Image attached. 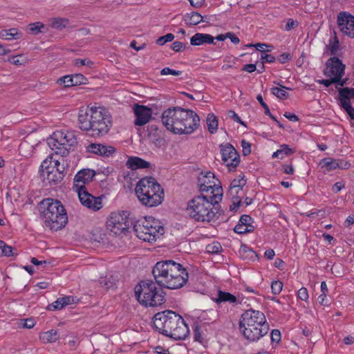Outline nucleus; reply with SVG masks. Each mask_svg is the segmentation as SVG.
Here are the masks:
<instances>
[{"label": "nucleus", "instance_id": "680f3d73", "mask_svg": "<svg viewBox=\"0 0 354 354\" xmlns=\"http://www.w3.org/2000/svg\"><path fill=\"white\" fill-rule=\"evenodd\" d=\"M337 169H347L351 166V164L348 162L341 159H337Z\"/></svg>", "mask_w": 354, "mask_h": 354}, {"label": "nucleus", "instance_id": "c9c22d12", "mask_svg": "<svg viewBox=\"0 0 354 354\" xmlns=\"http://www.w3.org/2000/svg\"><path fill=\"white\" fill-rule=\"evenodd\" d=\"M246 180L244 179V176H239L232 180L230 187L236 188L238 190L243 189V187L245 185Z\"/></svg>", "mask_w": 354, "mask_h": 354}, {"label": "nucleus", "instance_id": "c03bdc74", "mask_svg": "<svg viewBox=\"0 0 354 354\" xmlns=\"http://www.w3.org/2000/svg\"><path fill=\"white\" fill-rule=\"evenodd\" d=\"M174 39V35L172 33H168L164 36L160 37L157 39L156 44L160 46H162L168 41H171Z\"/></svg>", "mask_w": 354, "mask_h": 354}, {"label": "nucleus", "instance_id": "bf43d9fd", "mask_svg": "<svg viewBox=\"0 0 354 354\" xmlns=\"http://www.w3.org/2000/svg\"><path fill=\"white\" fill-rule=\"evenodd\" d=\"M335 82H339L337 79L335 77H330V79L328 80H317V82H318L320 84H323L326 87L330 86L332 84H335Z\"/></svg>", "mask_w": 354, "mask_h": 354}, {"label": "nucleus", "instance_id": "f3484780", "mask_svg": "<svg viewBox=\"0 0 354 354\" xmlns=\"http://www.w3.org/2000/svg\"><path fill=\"white\" fill-rule=\"evenodd\" d=\"M41 176L46 179L50 185H57L64 178V174H60L57 169L51 167L50 162L44 160L41 165Z\"/></svg>", "mask_w": 354, "mask_h": 354}, {"label": "nucleus", "instance_id": "7ed1b4c3", "mask_svg": "<svg viewBox=\"0 0 354 354\" xmlns=\"http://www.w3.org/2000/svg\"><path fill=\"white\" fill-rule=\"evenodd\" d=\"M152 274L156 283L168 289L183 287L189 278L187 269L173 260L157 262L153 268Z\"/></svg>", "mask_w": 354, "mask_h": 354}, {"label": "nucleus", "instance_id": "37998d69", "mask_svg": "<svg viewBox=\"0 0 354 354\" xmlns=\"http://www.w3.org/2000/svg\"><path fill=\"white\" fill-rule=\"evenodd\" d=\"M239 223L249 228L250 226H253V218L248 214H243L241 216Z\"/></svg>", "mask_w": 354, "mask_h": 354}, {"label": "nucleus", "instance_id": "f03ea898", "mask_svg": "<svg viewBox=\"0 0 354 354\" xmlns=\"http://www.w3.org/2000/svg\"><path fill=\"white\" fill-rule=\"evenodd\" d=\"M162 122L166 129L174 134H191L200 125V118L196 112L179 106L165 110Z\"/></svg>", "mask_w": 354, "mask_h": 354}, {"label": "nucleus", "instance_id": "a18cd8bd", "mask_svg": "<svg viewBox=\"0 0 354 354\" xmlns=\"http://www.w3.org/2000/svg\"><path fill=\"white\" fill-rule=\"evenodd\" d=\"M283 288V283L280 281H274L272 282L271 289L274 295H279Z\"/></svg>", "mask_w": 354, "mask_h": 354}, {"label": "nucleus", "instance_id": "13d9d810", "mask_svg": "<svg viewBox=\"0 0 354 354\" xmlns=\"http://www.w3.org/2000/svg\"><path fill=\"white\" fill-rule=\"evenodd\" d=\"M270 338L272 342H279L281 340V332L277 329L272 330L271 332Z\"/></svg>", "mask_w": 354, "mask_h": 354}, {"label": "nucleus", "instance_id": "338daca9", "mask_svg": "<svg viewBox=\"0 0 354 354\" xmlns=\"http://www.w3.org/2000/svg\"><path fill=\"white\" fill-rule=\"evenodd\" d=\"M241 203V199H239L236 198V199H232V203L230 207V211H236L239 207Z\"/></svg>", "mask_w": 354, "mask_h": 354}, {"label": "nucleus", "instance_id": "79ce46f5", "mask_svg": "<svg viewBox=\"0 0 354 354\" xmlns=\"http://www.w3.org/2000/svg\"><path fill=\"white\" fill-rule=\"evenodd\" d=\"M64 308L62 297L58 298L55 302L48 306V309L50 310H61Z\"/></svg>", "mask_w": 354, "mask_h": 354}, {"label": "nucleus", "instance_id": "09e8293b", "mask_svg": "<svg viewBox=\"0 0 354 354\" xmlns=\"http://www.w3.org/2000/svg\"><path fill=\"white\" fill-rule=\"evenodd\" d=\"M194 341L198 342L200 343H203L204 341L201 328L197 325L194 329Z\"/></svg>", "mask_w": 354, "mask_h": 354}, {"label": "nucleus", "instance_id": "7c9ffc66", "mask_svg": "<svg viewBox=\"0 0 354 354\" xmlns=\"http://www.w3.org/2000/svg\"><path fill=\"white\" fill-rule=\"evenodd\" d=\"M2 37L7 40L17 39L20 37L21 33L16 28H10L9 30H3L1 32Z\"/></svg>", "mask_w": 354, "mask_h": 354}, {"label": "nucleus", "instance_id": "de8ad7c7", "mask_svg": "<svg viewBox=\"0 0 354 354\" xmlns=\"http://www.w3.org/2000/svg\"><path fill=\"white\" fill-rule=\"evenodd\" d=\"M94 63L89 59H76L75 60V65L77 66H86L89 68H92Z\"/></svg>", "mask_w": 354, "mask_h": 354}, {"label": "nucleus", "instance_id": "0eeeda50", "mask_svg": "<svg viewBox=\"0 0 354 354\" xmlns=\"http://www.w3.org/2000/svg\"><path fill=\"white\" fill-rule=\"evenodd\" d=\"M45 227L52 231H58L68 223V215L62 203L51 198L43 199L38 205Z\"/></svg>", "mask_w": 354, "mask_h": 354}, {"label": "nucleus", "instance_id": "774afa93", "mask_svg": "<svg viewBox=\"0 0 354 354\" xmlns=\"http://www.w3.org/2000/svg\"><path fill=\"white\" fill-rule=\"evenodd\" d=\"M298 26V22L297 21L293 20L292 19H289L286 25V30H290L292 28H295Z\"/></svg>", "mask_w": 354, "mask_h": 354}, {"label": "nucleus", "instance_id": "b1692460", "mask_svg": "<svg viewBox=\"0 0 354 354\" xmlns=\"http://www.w3.org/2000/svg\"><path fill=\"white\" fill-rule=\"evenodd\" d=\"M214 300L218 304L222 302H228L232 304H241V301H239L236 296L222 290H218L217 297Z\"/></svg>", "mask_w": 354, "mask_h": 354}, {"label": "nucleus", "instance_id": "dca6fc26", "mask_svg": "<svg viewBox=\"0 0 354 354\" xmlns=\"http://www.w3.org/2000/svg\"><path fill=\"white\" fill-rule=\"evenodd\" d=\"M345 65L337 57H332L326 63L324 74L326 77H335L338 80L344 75Z\"/></svg>", "mask_w": 354, "mask_h": 354}, {"label": "nucleus", "instance_id": "6e6d98bb", "mask_svg": "<svg viewBox=\"0 0 354 354\" xmlns=\"http://www.w3.org/2000/svg\"><path fill=\"white\" fill-rule=\"evenodd\" d=\"M241 147L243 156H246L251 153V145L248 142L243 140L241 141Z\"/></svg>", "mask_w": 354, "mask_h": 354}, {"label": "nucleus", "instance_id": "393cba45", "mask_svg": "<svg viewBox=\"0 0 354 354\" xmlns=\"http://www.w3.org/2000/svg\"><path fill=\"white\" fill-rule=\"evenodd\" d=\"M202 15L197 12H191L186 13L183 16V20L186 24L189 26H196L202 22Z\"/></svg>", "mask_w": 354, "mask_h": 354}, {"label": "nucleus", "instance_id": "423d86ee", "mask_svg": "<svg viewBox=\"0 0 354 354\" xmlns=\"http://www.w3.org/2000/svg\"><path fill=\"white\" fill-rule=\"evenodd\" d=\"M239 326L243 337L250 342L259 340L269 331V324L265 315L252 308L241 315Z\"/></svg>", "mask_w": 354, "mask_h": 354}, {"label": "nucleus", "instance_id": "603ef678", "mask_svg": "<svg viewBox=\"0 0 354 354\" xmlns=\"http://www.w3.org/2000/svg\"><path fill=\"white\" fill-rule=\"evenodd\" d=\"M243 193V189L238 190L236 188L230 187L228 190V194L232 197V199H236L238 198L239 199H241L242 196L241 194Z\"/></svg>", "mask_w": 354, "mask_h": 354}, {"label": "nucleus", "instance_id": "1a4fd4ad", "mask_svg": "<svg viewBox=\"0 0 354 354\" xmlns=\"http://www.w3.org/2000/svg\"><path fill=\"white\" fill-rule=\"evenodd\" d=\"M165 293L158 289L151 280L142 281L135 287V296L138 301L145 307L160 306L165 302Z\"/></svg>", "mask_w": 354, "mask_h": 354}, {"label": "nucleus", "instance_id": "e2e57ef3", "mask_svg": "<svg viewBox=\"0 0 354 354\" xmlns=\"http://www.w3.org/2000/svg\"><path fill=\"white\" fill-rule=\"evenodd\" d=\"M228 115L230 118H232L236 122H238L243 126H245V124L241 120L240 117L234 111L230 110L228 111Z\"/></svg>", "mask_w": 354, "mask_h": 354}, {"label": "nucleus", "instance_id": "20e7f679", "mask_svg": "<svg viewBox=\"0 0 354 354\" xmlns=\"http://www.w3.org/2000/svg\"><path fill=\"white\" fill-rule=\"evenodd\" d=\"M153 324L160 333L175 340L185 339L189 333L188 326L183 317L171 310L155 314Z\"/></svg>", "mask_w": 354, "mask_h": 354}, {"label": "nucleus", "instance_id": "864d4df0", "mask_svg": "<svg viewBox=\"0 0 354 354\" xmlns=\"http://www.w3.org/2000/svg\"><path fill=\"white\" fill-rule=\"evenodd\" d=\"M185 48V44L178 41H176L171 44V49L175 52H181L184 50Z\"/></svg>", "mask_w": 354, "mask_h": 354}, {"label": "nucleus", "instance_id": "473e14b6", "mask_svg": "<svg viewBox=\"0 0 354 354\" xmlns=\"http://www.w3.org/2000/svg\"><path fill=\"white\" fill-rule=\"evenodd\" d=\"M339 47V41L334 32V37L329 40V44L326 46L327 49L330 51V55L336 54Z\"/></svg>", "mask_w": 354, "mask_h": 354}, {"label": "nucleus", "instance_id": "bb28decb", "mask_svg": "<svg viewBox=\"0 0 354 354\" xmlns=\"http://www.w3.org/2000/svg\"><path fill=\"white\" fill-rule=\"evenodd\" d=\"M83 205L94 211L99 210L102 207L101 198L93 196V199L87 198L86 201H84Z\"/></svg>", "mask_w": 354, "mask_h": 354}, {"label": "nucleus", "instance_id": "58836bf2", "mask_svg": "<svg viewBox=\"0 0 354 354\" xmlns=\"http://www.w3.org/2000/svg\"><path fill=\"white\" fill-rule=\"evenodd\" d=\"M246 226L243 225L241 223L239 222V223L234 227V231L240 234L252 232L254 230V226H250L249 228L245 227Z\"/></svg>", "mask_w": 354, "mask_h": 354}, {"label": "nucleus", "instance_id": "9b49d317", "mask_svg": "<svg viewBox=\"0 0 354 354\" xmlns=\"http://www.w3.org/2000/svg\"><path fill=\"white\" fill-rule=\"evenodd\" d=\"M132 226L137 237L144 241H154L164 233L160 223L153 217H145L137 221L133 219Z\"/></svg>", "mask_w": 354, "mask_h": 354}, {"label": "nucleus", "instance_id": "f8f14e48", "mask_svg": "<svg viewBox=\"0 0 354 354\" xmlns=\"http://www.w3.org/2000/svg\"><path fill=\"white\" fill-rule=\"evenodd\" d=\"M127 212H112L106 221L107 228L115 234L127 231L133 223V218Z\"/></svg>", "mask_w": 354, "mask_h": 354}, {"label": "nucleus", "instance_id": "ddd939ff", "mask_svg": "<svg viewBox=\"0 0 354 354\" xmlns=\"http://www.w3.org/2000/svg\"><path fill=\"white\" fill-rule=\"evenodd\" d=\"M198 183L201 194L211 191L212 195H215L217 187L222 189L218 179H216L214 174L211 171L201 172L198 178Z\"/></svg>", "mask_w": 354, "mask_h": 354}, {"label": "nucleus", "instance_id": "052dcab7", "mask_svg": "<svg viewBox=\"0 0 354 354\" xmlns=\"http://www.w3.org/2000/svg\"><path fill=\"white\" fill-rule=\"evenodd\" d=\"M344 111L348 113L352 120H354V108L351 106V104H345V105H341Z\"/></svg>", "mask_w": 354, "mask_h": 354}, {"label": "nucleus", "instance_id": "4d7b16f0", "mask_svg": "<svg viewBox=\"0 0 354 354\" xmlns=\"http://www.w3.org/2000/svg\"><path fill=\"white\" fill-rule=\"evenodd\" d=\"M257 100H258V102L260 103V104L261 105V106L265 110V114L266 115H270V109L268 106V104L263 101V97L261 94H259L257 96Z\"/></svg>", "mask_w": 354, "mask_h": 354}, {"label": "nucleus", "instance_id": "e433bc0d", "mask_svg": "<svg viewBox=\"0 0 354 354\" xmlns=\"http://www.w3.org/2000/svg\"><path fill=\"white\" fill-rule=\"evenodd\" d=\"M68 24L67 19L55 18L53 20L51 26L56 29H62Z\"/></svg>", "mask_w": 354, "mask_h": 354}, {"label": "nucleus", "instance_id": "9d476101", "mask_svg": "<svg viewBox=\"0 0 354 354\" xmlns=\"http://www.w3.org/2000/svg\"><path fill=\"white\" fill-rule=\"evenodd\" d=\"M47 142L50 148L62 157L67 156L71 151H74L77 145L75 132L69 131H57L48 138Z\"/></svg>", "mask_w": 354, "mask_h": 354}, {"label": "nucleus", "instance_id": "f704fd0d", "mask_svg": "<svg viewBox=\"0 0 354 354\" xmlns=\"http://www.w3.org/2000/svg\"><path fill=\"white\" fill-rule=\"evenodd\" d=\"M206 250L210 254H218L222 250V246L220 243L214 241L206 246Z\"/></svg>", "mask_w": 354, "mask_h": 354}, {"label": "nucleus", "instance_id": "f257e3e1", "mask_svg": "<svg viewBox=\"0 0 354 354\" xmlns=\"http://www.w3.org/2000/svg\"><path fill=\"white\" fill-rule=\"evenodd\" d=\"M79 127L88 136L101 138L106 135L112 127V118L107 110L99 106H91L85 111L80 110L78 115Z\"/></svg>", "mask_w": 354, "mask_h": 354}, {"label": "nucleus", "instance_id": "6ab92c4d", "mask_svg": "<svg viewBox=\"0 0 354 354\" xmlns=\"http://www.w3.org/2000/svg\"><path fill=\"white\" fill-rule=\"evenodd\" d=\"M133 112L136 116L134 124L143 126L148 123L152 117V109L145 105L135 104Z\"/></svg>", "mask_w": 354, "mask_h": 354}, {"label": "nucleus", "instance_id": "5701e85b", "mask_svg": "<svg viewBox=\"0 0 354 354\" xmlns=\"http://www.w3.org/2000/svg\"><path fill=\"white\" fill-rule=\"evenodd\" d=\"M339 101L341 105L351 104V100L354 98V88L345 87L338 88Z\"/></svg>", "mask_w": 354, "mask_h": 354}, {"label": "nucleus", "instance_id": "3c124183", "mask_svg": "<svg viewBox=\"0 0 354 354\" xmlns=\"http://www.w3.org/2000/svg\"><path fill=\"white\" fill-rule=\"evenodd\" d=\"M181 74H182L181 71L173 70L169 67H165L160 71V75H173L178 76V75H180Z\"/></svg>", "mask_w": 354, "mask_h": 354}, {"label": "nucleus", "instance_id": "c756f323", "mask_svg": "<svg viewBox=\"0 0 354 354\" xmlns=\"http://www.w3.org/2000/svg\"><path fill=\"white\" fill-rule=\"evenodd\" d=\"M276 84V82H274ZM279 87H273L271 88V93L279 99H286L288 97V93L286 91V90H290L291 88L282 86L279 83H277Z\"/></svg>", "mask_w": 354, "mask_h": 354}, {"label": "nucleus", "instance_id": "412c9836", "mask_svg": "<svg viewBox=\"0 0 354 354\" xmlns=\"http://www.w3.org/2000/svg\"><path fill=\"white\" fill-rule=\"evenodd\" d=\"M151 163L138 156H130L126 162L127 168L131 170L149 168Z\"/></svg>", "mask_w": 354, "mask_h": 354}, {"label": "nucleus", "instance_id": "4be33fe9", "mask_svg": "<svg viewBox=\"0 0 354 354\" xmlns=\"http://www.w3.org/2000/svg\"><path fill=\"white\" fill-rule=\"evenodd\" d=\"M214 37L209 34L206 33H196L190 39V44L192 46H200L205 44H213Z\"/></svg>", "mask_w": 354, "mask_h": 354}, {"label": "nucleus", "instance_id": "c85d7f7f", "mask_svg": "<svg viewBox=\"0 0 354 354\" xmlns=\"http://www.w3.org/2000/svg\"><path fill=\"white\" fill-rule=\"evenodd\" d=\"M40 339H42L44 343H53L59 339V335L57 330H50L44 333L40 336Z\"/></svg>", "mask_w": 354, "mask_h": 354}, {"label": "nucleus", "instance_id": "a19ab883", "mask_svg": "<svg viewBox=\"0 0 354 354\" xmlns=\"http://www.w3.org/2000/svg\"><path fill=\"white\" fill-rule=\"evenodd\" d=\"M57 83L60 85L63 84L64 87H71L74 86L72 75H66L59 78L57 80Z\"/></svg>", "mask_w": 354, "mask_h": 354}, {"label": "nucleus", "instance_id": "0e129e2a", "mask_svg": "<svg viewBox=\"0 0 354 354\" xmlns=\"http://www.w3.org/2000/svg\"><path fill=\"white\" fill-rule=\"evenodd\" d=\"M261 59L265 62L273 63L275 61V57L272 55L262 53Z\"/></svg>", "mask_w": 354, "mask_h": 354}, {"label": "nucleus", "instance_id": "6e6552de", "mask_svg": "<svg viewBox=\"0 0 354 354\" xmlns=\"http://www.w3.org/2000/svg\"><path fill=\"white\" fill-rule=\"evenodd\" d=\"M136 193L141 203L147 207H156L164 199V191L153 177L143 178L136 187Z\"/></svg>", "mask_w": 354, "mask_h": 354}, {"label": "nucleus", "instance_id": "a878e982", "mask_svg": "<svg viewBox=\"0 0 354 354\" xmlns=\"http://www.w3.org/2000/svg\"><path fill=\"white\" fill-rule=\"evenodd\" d=\"M118 281V276H113L112 274L100 277V285L106 289L113 288L116 286Z\"/></svg>", "mask_w": 354, "mask_h": 354}, {"label": "nucleus", "instance_id": "ea45409f", "mask_svg": "<svg viewBox=\"0 0 354 354\" xmlns=\"http://www.w3.org/2000/svg\"><path fill=\"white\" fill-rule=\"evenodd\" d=\"M75 192L78 194V197L80 199V201L83 205L84 201H86L87 198H91L93 199V195L89 194L86 188L84 189H74Z\"/></svg>", "mask_w": 354, "mask_h": 354}, {"label": "nucleus", "instance_id": "8fccbe9b", "mask_svg": "<svg viewBox=\"0 0 354 354\" xmlns=\"http://www.w3.org/2000/svg\"><path fill=\"white\" fill-rule=\"evenodd\" d=\"M74 86L85 84L86 77L82 74H75L72 75Z\"/></svg>", "mask_w": 354, "mask_h": 354}, {"label": "nucleus", "instance_id": "2f4dec72", "mask_svg": "<svg viewBox=\"0 0 354 354\" xmlns=\"http://www.w3.org/2000/svg\"><path fill=\"white\" fill-rule=\"evenodd\" d=\"M16 249L7 245L3 241L0 240V256L3 257H12L15 254L13 252Z\"/></svg>", "mask_w": 354, "mask_h": 354}, {"label": "nucleus", "instance_id": "aec40b11", "mask_svg": "<svg viewBox=\"0 0 354 354\" xmlns=\"http://www.w3.org/2000/svg\"><path fill=\"white\" fill-rule=\"evenodd\" d=\"M86 151L102 156L109 157L115 153V149L112 146L91 143L86 147Z\"/></svg>", "mask_w": 354, "mask_h": 354}, {"label": "nucleus", "instance_id": "4468645a", "mask_svg": "<svg viewBox=\"0 0 354 354\" xmlns=\"http://www.w3.org/2000/svg\"><path fill=\"white\" fill-rule=\"evenodd\" d=\"M222 160L226 162L229 170L235 169L240 163V156L235 148L230 143L221 145Z\"/></svg>", "mask_w": 354, "mask_h": 354}, {"label": "nucleus", "instance_id": "39448f33", "mask_svg": "<svg viewBox=\"0 0 354 354\" xmlns=\"http://www.w3.org/2000/svg\"><path fill=\"white\" fill-rule=\"evenodd\" d=\"M223 189L217 187L215 195L205 196L201 194L190 200L187 206V212L190 218L198 222H209L215 218L213 210L215 205L222 199Z\"/></svg>", "mask_w": 354, "mask_h": 354}, {"label": "nucleus", "instance_id": "5fc2aeb1", "mask_svg": "<svg viewBox=\"0 0 354 354\" xmlns=\"http://www.w3.org/2000/svg\"><path fill=\"white\" fill-rule=\"evenodd\" d=\"M297 297L302 301H307L308 299V292L306 288L302 287L298 290Z\"/></svg>", "mask_w": 354, "mask_h": 354}, {"label": "nucleus", "instance_id": "49530a36", "mask_svg": "<svg viewBox=\"0 0 354 354\" xmlns=\"http://www.w3.org/2000/svg\"><path fill=\"white\" fill-rule=\"evenodd\" d=\"M279 152H280V155L283 156V158L285 156H290L295 153V150L290 148L287 145H282L280 147V149H278Z\"/></svg>", "mask_w": 354, "mask_h": 354}, {"label": "nucleus", "instance_id": "72a5a7b5", "mask_svg": "<svg viewBox=\"0 0 354 354\" xmlns=\"http://www.w3.org/2000/svg\"><path fill=\"white\" fill-rule=\"evenodd\" d=\"M28 28L30 33L33 35H37L39 32H44V29H46V26L41 22H35L29 24Z\"/></svg>", "mask_w": 354, "mask_h": 354}, {"label": "nucleus", "instance_id": "a211bd4d", "mask_svg": "<svg viewBox=\"0 0 354 354\" xmlns=\"http://www.w3.org/2000/svg\"><path fill=\"white\" fill-rule=\"evenodd\" d=\"M96 173L90 169H82L79 171L73 179V189H84L85 185L93 181Z\"/></svg>", "mask_w": 354, "mask_h": 354}, {"label": "nucleus", "instance_id": "4c0bfd02", "mask_svg": "<svg viewBox=\"0 0 354 354\" xmlns=\"http://www.w3.org/2000/svg\"><path fill=\"white\" fill-rule=\"evenodd\" d=\"M323 166L326 167L328 170L337 169V159L331 158H324L322 160Z\"/></svg>", "mask_w": 354, "mask_h": 354}, {"label": "nucleus", "instance_id": "2eb2a0df", "mask_svg": "<svg viewBox=\"0 0 354 354\" xmlns=\"http://www.w3.org/2000/svg\"><path fill=\"white\" fill-rule=\"evenodd\" d=\"M337 24L344 35L354 38V15L342 11L337 16Z\"/></svg>", "mask_w": 354, "mask_h": 354}, {"label": "nucleus", "instance_id": "cd10ccee", "mask_svg": "<svg viewBox=\"0 0 354 354\" xmlns=\"http://www.w3.org/2000/svg\"><path fill=\"white\" fill-rule=\"evenodd\" d=\"M207 129L210 133L214 134L218 129V118L214 113H209L206 119Z\"/></svg>", "mask_w": 354, "mask_h": 354}, {"label": "nucleus", "instance_id": "69168bd1", "mask_svg": "<svg viewBox=\"0 0 354 354\" xmlns=\"http://www.w3.org/2000/svg\"><path fill=\"white\" fill-rule=\"evenodd\" d=\"M292 59V55L290 53H283L279 57L278 60L280 63L284 64L286 62Z\"/></svg>", "mask_w": 354, "mask_h": 354}]
</instances>
